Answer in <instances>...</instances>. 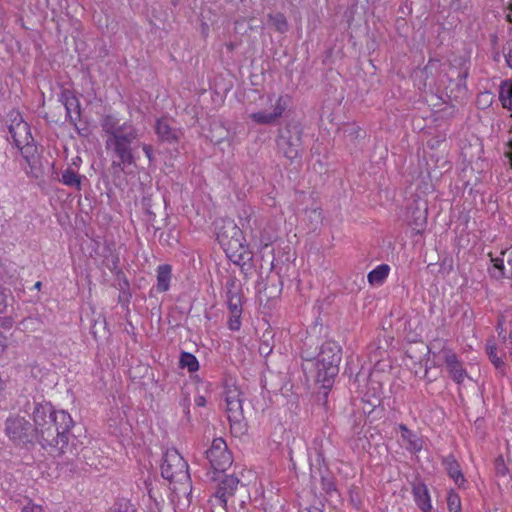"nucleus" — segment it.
Masks as SVG:
<instances>
[{
	"mask_svg": "<svg viewBox=\"0 0 512 512\" xmlns=\"http://www.w3.org/2000/svg\"><path fill=\"white\" fill-rule=\"evenodd\" d=\"M24 511L27 512H42V507L40 505H33L32 507H24Z\"/></svg>",
	"mask_w": 512,
	"mask_h": 512,
	"instance_id": "nucleus-47",
	"label": "nucleus"
},
{
	"mask_svg": "<svg viewBox=\"0 0 512 512\" xmlns=\"http://www.w3.org/2000/svg\"><path fill=\"white\" fill-rule=\"evenodd\" d=\"M435 64L433 62H429V64L426 67V70H432L434 68Z\"/></svg>",
	"mask_w": 512,
	"mask_h": 512,
	"instance_id": "nucleus-49",
	"label": "nucleus"
},
{
	"mask_svg": "<svg viewBox=\"0 0 512 512\" xmlns=\"http://www.w3.org/2000/svg\"><path fill=\"white\" fill-rule=\"evenodd\" d=\"M238 484V478L232 475L225 476L215 496L220 505H226L227 497L234 493Z\"/></svg>",
	"mask_w": 512,
	"mask_h": 512,
	"instance_id": "nucleus-14",
	"label": "nucleus"
},
{
	"mask_svg": "<svg viewBox=\"0 0 512 512\" xmlns=\"http://www.w3.org/2000/svg\"><path fill=\"white\" fill-rule=\"evenodd\" d=\"M58 101L64 105L66 110V120L77 127V121L80 120L82 114L81 103L73 90L61 86V92Z\"/></svg>",
	"mask_w": 512,
	"mask_h": 512,
	"instance_id": "nucleus-10",
	"label": "nucleus"
},
{
	"mask_svg": "<svg viewBox=\"0 0 512 512\" xmlns=\"http://www.w3.org/2000/svg\"><path fill=\"white\" fill-rule=\"evenodd\" d=\"M149 201L150 200H147V199H143V205L145 207V211H146V214L149 216L148 218V221H154L156 219V214L153 213L151 210H150V204H149Z\"/></svg>",
	"mask_w": 512,
	"mask_h": 512,
	"instance_id": "nucleus-40",
	"label": "nucleus"
},
{
	"mask_svg": "<svg viewBox=\"0 0 512 512\" xmlns=\"http://www.w3.org/2000/svg\"><path fill=\"white\" fill-rule=\"evenodd\" d=\"M100 126L102 130L110 136L122 128V125L119 124V119L112 114L103 115L100 119Z\"/></svg>",
	"mask_w": 512,
	"mask_h": 512,
	"instance_id": "nucleus-26",
	"label": "nucleus"
},
{
	"mask_svg": "<svg viewBox=\"0 0 512 512\" xmlns=\"http://www.w3.org/2000/svg\"><path fill=\"white\" fill-rule=\"evenodd\" d=\"M505 60L508 67L512 69V43L509 45L508 51L505 55Z\"/></svg>",
	"mask_w": 512,
	"mask_h": 512,
	"instance_id": "nucleus-44",
	"label": "nucleus"
},
{
	"mask_svg": "<svg viewBox=\"0 0 512 512\" xmlns=\"http://www.w3.org/2000/svg\"><path fill=\"white\" fill-rule=\"evenodd\" d=\"M492 261L494 263V267L499 271V276L502 277L505 270L503 258H494Z\"/></svg>",
	"mask_w": 512,
	"mask_h": 512,
	"instance_id": "nucleus-39",
	"label": "nucleus"
},
{
	"mask_svg": "<svg viewBox=\"0 0 512 512\" xmlns=\"http://www.w3.org/2000/svg\"><path fill=\"white\" fill-rule=\"evenodd\" d=\"M34 176H35V177H39L40 175H39V173L35 172V173H34Z\"/></svg>",
	"mask_w": 512,
	"mask_h": 512,
	"instance_id": "nucleus-53",
	"label": "nucleus"
},
{
	"mask_svg": "<svg viewBox=\"0 0 512 512\" xmlns=\"http://www.w3.org/2000/svg\"><path fill=\"white\" fill-rule=\"evenodd\" d=\"M398 428L401 433L402 446L409 452H419L423 447L422 439L404 424H399Z\"/></svg>",
	"mask_w": 512,
	"mask_h": 512,
	"instance_id": "nucleus-13",
	"label": "nucleus"
},
{
	"mask_svg": "<svg viewBox=\"0 0 512 512\" xmlns=\"http://www.w3.org/2000/svg\"><path fill=\"white\" fill-rule=\"evenodd\" d=\"M227 304L230 314L242 313V299L235 283H230V288L227 291Z\"/></svg>",
	"mask_w": 512,
	"mask_h": 512,
	"instance_id": "nucleus-19",
	"label": "nucleus"
},
{
	"mask_svg": "<svg viewBox=\"0 0 512 512\" xmlns=\"http://www.w3.org/2000/svg\"><path fill=\"white\" fill-rule=\"evenodd\" d=\"M155 273H156L157 283L152 286L150 293H149V300L151 301V304H153V299L154 300L158 299V294L160 293V265H158L155 268Z\"/></svg>",
	"mask_w": 512,
	"mask_h": 512,
	"instance_id": "nucleus-32",
	"label": "nucleus"
},
{
	"mask_svg": "<svg viewBox=\"0 0 512 512\" xmlns=\"http://www.w3.org/2000/svg\"><path fill=\"white\" fill-rule=\"evenodd\" d=\"M206 454L211 466L216 471H225L232 463L231 454L222 438H215Z\"/></svg>",
	"mask_w": 512,
	"mask_h": 512,
	"instance_id": "nucleus-8",
	"label": "nucleus"
},
{
	"mask_svg": "<svg viewBox=\"0 0 512 512\" xmlns=\"http://www.w3.org/2000/svg\"><path fill=\"white\" fill-rule=\"evenodd\" d=\"M269 19L277 31H279L280 33H284L287 31L288 23L283 14L278 13L275 15H270Z\"/></svg>",
	"mask_w": 512,
	"mask_h": 512,
	"instance_id": "nucleus-29",
	"label": "nucleus"
},
{
	"mask_svg": "<svg viewBox=\"0 0 512 512\" xmlns=\"http://www.w3.org/2000/svg\"><path fill=\"white\" fill-rule=\"evenodd\" d=\"M131 297L132 295L130 291H119L118 303L121 305L123 309L128 310Z\"/></svg>",
	"mask_w": 512,
	"mask_h": 512,
	"instance_id": "nucleus-37",
	"label": "nucleus"
},
{
	"mask_svg": "<svg viewBox=\"0 0 512 512\" xmlns=\"http://www.w3.org/2000/svg\"><path fill=\"white\" fill-rule=\"evenodd\" d=\"M136 132L134 129L129 127L127 129L126 123L122 124V128L114 133L112 136L106 140V148L110 149L111 144L119 143V144H132L133 140L136 138Z\"/></svg>",
	"mask_w": 512,
	"mask_h": 512,
	"instance_id": "nucleus-17",
	"label": "nucleus"
},
{
	"mask_svg": "<svg viewBox=\"0 0 512 512\" xmlns=\"http://www.w3.org/2000/svg\"><path fill=\"white\" fill-rule=\"evenodd\" d=\"M79 135L85 136L86 134L82 133L80 129H78Z\"/></svg>",
	"mask_w": 512,
	"mask_h": 512,
	"instance_id": "nucleus-52",
	"label": "nucleus"
},
{
	"mask_svg": "<svg viewBox=\"0 0 512 512\" xmlns=\"http://www.w3.org/2000/svg\"><path fill=\"white\" fill-rule=\"evenodd\" d=\"M443 466L449 477L455 482L456 485L459 487L464 485L466 482L465 477L460 469L459 463L453 456L445 457L443 460Z\"/></svg>",
	"mask_w": 512,
	"mask_h": 512,
	"instance_id": "nucleus-18",
	"label": "nucleus"
},
{
	"mask_svg": "<svg viewBox=\"0 0 512 512\" xmlns=\"http://www.w3.org/2000/svg\"><path fill=\"white\" fill-rule=\"evenodd\" d=\"M113 149L116 156L120 159L119 162L113 161L112 167L117 168L119 171H122L123 168L121 167L122 164H131L133 162V154L131 150L130 144H119V143H113L111 144V148Z\"/></svg>",
	"mask_w": 512,
	"mask_h": 512,
	"instance_id": "nucleus-16",
	"label": "nucleus"
},
{
	"mask_svg": "<svg viewBox=\"0 0 512 512\" xmlns=\"http://www.w3.org/2000/svg\"><path fill=\"white\" fill-rule=\"evenodd\" d=\"M118 509L113 512H136L135 506L127 499H121L118 503Z\"/></svg>",
	"mask_w": 512,
	"mask_h": 512,
	"instance_id": "nucleus-36",
	"label": "nucleus"
},
{
	"mask_svg": "<svg viewBox=\"0 0 512 512\" xmlns=\"http://www.w3.org/2000/svg\"><path fill=\"white\" fill-rule=\"evenodd\" d=\"M162 151L165 150L169 153L170 158H173L179 152L178 135L168 127L162 124Z\"/></svg>",
	"mask_w": 512,
	"mask_h": 512,
	"instance_id": "nucleus-15",
	"label": "nucleus"
},
{
	"mask_svg": "<svg viewBox=\"0 0 512 512\" xmlns=\"http://www.w3.org/2000/svg\"><path fill=\"white\" fill-rule=\"evenodd\" d=\"M495 469L498 475L505 476L508 473V468L505 465L504 459L499 457L495 461Z\"/></svg>",
	"mask_w": 512,
	"mask_h": 512,
	"instance_id": "nucleus-38",
	"label": "nucleus"
},
{
	"mask_svg": "<svg viewBox=\"0 0 512 512\" xmlns=\"http://www.w3.org/2000/svg\"><path fill=\"white\" fill-rule=\"evenodd\" d=\"M301 146V132L297 126L289 128L278 140V147L283 155L293 161L299 157Z\"/></svg>",
	"mask_w": 512,
	"mask_h": 512,
	"instance_id": "nucleus-9",
	"label": "nucleus"
},
{
	"mask_svg": "<svg viewBox=\"0 0 512 512\" xmlns=\"http://www.w3.org/2000/svg\"><path fill=\"white\" fill-rule=\"evenodd\" d=\"M7 121L9 122L8 131L13 138L15 145L20 147L21 142L16 139V127H19L23 123V118L19 110L12 109L7 113Z\"/></svg>",
	"mask_w": 512,
	"mask_h": 512,
	"instance_id": "nucleus-23",
	"label": "nucleus"
},
{
	"mask_svg": "<svg viewBox=\"0 0 512 512\" xmlns=\"http://www.w3.org/2000/svg\"><path fill=\"white\" fill-rule=\"evenodd\" d=\"M179 366L182 369H187L188 372L194 373L199 370V361L191 353L182 352L179 358Z\"/></svg>",
	"mask_w": 512,
	"mask_h": 512,
	"instance_id": "nucleus-27",
	"label": "nucleus"
},
{
	"mask_svg": "<svg viewBox=\"0 0 512 512\" xmlns=\"http://www.w3.org/2000/svg\"><path fill=\"white\" fill-rule=\"evenodd\" d=\"M30 415L33 424L20 415H9L5 420V433L14 445L27 450L39 443L42 448H54L65 438L64 432L74 428L75 423L65 410H56L54 406L42 399H26L22 407Z\"/></svg>",
	"mask_w": 512,
	"mask_h": 512,
	"instance_id": "nucleus-1",
	"label": "nucleus"
},
{
	"mask_svg": "<svg viewBox=\"0 0 512 512\" xmlns=\"http://www.w3.org/2000/svg\"><path fill=\"white\" fill-rule=\"evenodd\" d=\"M340 361L341 348L338 344L335 342L322 344L315 361L317 382L325 388L330 387L334 377L338 374Z\"/></svg>",
	"mask_w": 512,
	"mask_h": 512,
	"instance_id": "nucleus-5",
	"label": "nucleus"
},
{
	"mask_svg": "<svg viewBox=\"0 0 512 512\" xmlns=\"http://www.w3.org/2000/svg\"><path fill=\"white\" fill-rule=\"evenodd\" d=\"M444 359L452 379L458 384L462 383L467 377V373L456 355L451 351H444Z\"/></svg>",
	"mask_w": 512,
	"mask_h": 512,
	"instance_id": "nucleus-12",
	"label": "nucleus"
},
{
	"mask_svg": "<svg viewBox=\"0 0 512 512\" xmlns=\"http://www.w3.org/2000/svg\"><path fill=\"white\" fill-rule=\"evenodd\" d=\"M241 315L242 313L230 314L227 321V326L232 331H238L241 328Z\"/></svg>",
	"mask_w": 512,
	"mask_h": 512,
	"instance_id": "nucleus-35",
	"label": "nucleus"
},
{
	"mask_svg": "<svg viewBox=\"0 0 512 512\" xmlns=\"http://www.w3.org/2000/svg\"><path fill=\"white\" fill-rule=\"evenodd\" d=\"M510 11H512V4H511V7H510Z\"/></svg>",
	"mask_w": 512,
	"mask_h": 512,
	"instance_id": "nucleus-55",
	"label": "nucleus"
},
{
	"mask_svg": "<svg viewBox=\"0 0 512 512\" xmlns=\"http://www.w3.org/2000/svg\"><path fill=\"white\" fill-rule=\"evenodd\" d=\"M310 212V218L312 221L319 222L321 220V210L318 208L312 209Z\"/></svg>",
	"mask_w": 512,
	"mask_h": 512,
	"instance_id": "nucleus-43",
	"label": "nucleus"
},
{
	"mask_svg": "<svg viewBox=\"0 0 512 512\" xmlns=\"http://www.w3.org/2000/svg\"><path fill=\"white\" fill-rule=\"evenodd\" d=\"M144 485L147 490L149 500L153 501L155 507L158 509L159 502L157 501V495H156V492L154 491L152 478L150 476L147 479H145Z\"/></svg>",
	"mask_w": 512,
	"mask_h": 512,
	"instance_id": "nucleus-33",
	"label": "nucleus"
},
{
	"mask_svg": "<svg viewBox=\"0 0 512 512\" xmlns=\"http://www.w3.org/2000/svg\"><path fill=\"white\" fill-rule=\"evenodd\" d=\"M6 299L5 290L0 288V314L3 313L7 307Z\"/></svg>",
	"mask_w": 512,
	"mask_h": 512,
	"instance_id": "nucleus-42",
	"label": "nucleus"
},
{
	"mask_svg": "<svg viewBox=\"0 0 512 512\" xmlns=\"http://www.w3.org/2000/svg\"><path fill=\"white\" fill-rule=\"evenodd\" d=\"M487 354L490 359V361L493 363V365L502 371L505 369V363L501 357L498 356L497 348L496 346H488L487 347Z\"/></svg>",
	"mask_w": 512,
	"mask_h": 512,
	"instance_id": "nucleus-30",
	"label": "nucleus"
},
{
	"mask_svg": "<svg viewBox=\"0 0 512 512\" xmlns=\"http://www.w3.org/2000/svg\"><path fill=\"white\" fill-rule=\"evenodd\" d=\"M157 323L160 324V315L158 316Z\"/></svg>",
	"mask_w": 512,
	"mask_h": 512,
	"instance_id": "nucleus-54",
	"label": "nucleus"
},
{
	"mask_svg": "<svg viewBox=\"0 0 512 512\" xmlns=\"http://www.w3.org/2000/svg\"><path fill=\"white\" fill-rule=\"evenodd\" d=\"M194 402L198 407H204L207 403L206 398L202 395L196 396Z\"/></svg>",
	"mask_w": 512,
	"mask_h": 512,
	"instance_id": "nucleus-45",
	"label": "nucleus"
},
{
	"mask_svg": "<svg viewBox=\"0 0 512 512\" xmlns=\"http://www.w3.org/2000/svg\"><path fill=\"white\" fill-rule=\"evenodd\" d=\"M447 508L449 512H462L460 496L454 490L447 494Z\"/></svg>",
	"mask_w": 512,
	"mask_h": 512,
	"instance_id": "nucleus-28",
	"label": "nucleus"
},
{
	"mask_svg": "<svg viewBox=\"0 0 512 512\" xmlns=\"http://www.w3.org/2000/svg\"><path fill=\"white\" fill-rule=\"evenodd\" d=\"M42 287V282L41 281H37L35 284H34V288L37 289V290H40Z\"/></svg>",
	"mask_w": 512,
	"mask_h": 512,
	"instance_id": "nucleus-48",
	"label": "nucleus"
},
{
	"mask_svg": "<svg viewBox=\"0 0 512 512\" xmlns=\"http://www.w3.org/2000/svg\"><path fill=\"white\" fill-rule=\"evenodd\" d=\"M115 276L119 291H130V284L124 272L122 270H117Z\"/></svg>",
	"mask_w": 512,
	"mask_h": 512,
	"instance_id": "nucleus-31",
	"label": "nucleus"
},
{
	"mask_svg": "<svg viewBox=\"0 0 512 512\" xmlns=\"http://www.w3.org/2000/svg\"><path fill=\"white\" fill-rule=\"evenodd\" d=\"M142 150L145 153L146 157L148 158L149 162L151 163L154 160L152 146L149 144H143Z\"/></svg>",
	"mask_w": 512,
	"mask_h": 512,
	"instance_id": "nucleus-41",
	"label": "nucleus"
},
{
	"mask_svg": "<svg viewBox=\"0 0 512 512\" xmlns=\"http://www.w3.org/2000/svg\"><path fill=\"white\" fill-rule=\"evenodd\" d=\"M60 181L65 186L73 187L80 190L82 184V175L74 171L71 167H68L62 172V177Z\"/></svg>",
	"mask_w": 512,
	"mask_h": 512,
	"instance_id": "nucleus-25",
	"label": "nucleus"
},
{
	"mask_svg": "<svg viewBox=\"0 0 512 512\" xmlns=\"http://www.w3.org/2000/svg\"><path fill=\"white\" fill-rule=\"evenodd\" d=\"M218 243L226 256L236 265L245 266L252 260V253L246 244L243 232L233 220L221 219L215 222Z\"/></svg>",
	"mask_w": 512,
	"mask_h": 512,
	"instance_id": "nucleus-4",
	"label": "nucleus"
},
{
	"mask_svg": "<svg viewBox=\"0 0 512 512\" xmlns=\"http://www.w3.org/2000/svg\"><path fill=\"white\" fill-rule=\"evenodd\" d=\"M507 20L512 22V11L507 15Z\"/></svg>",
	"mask_w": 512,
	"mask_h": 512,
	"instance_id": "nucleus-50",
	"label": "nucleus"
},
{
	"mask_svg": "<svg viewBox=\"0 0 512 512\" xmlns=\"http://www.w3.org/2000/svg\"><path fill=\"white\" fill-rule=\"evenodd\" d=\"M413 500L422 512H431L433 509L429 489L423 482L412 485Z\"/></svg>",
	"mask_w": 512,
	"mask_h": 512,
	"instance_id": "nucleus-11",
	"label": "nucleus"
},
{
	"mask_svg": "<svg viewBox=\"0 0 512 512\" xmlns=\"http://www.w3.org/2000/svg\"><path fill=\"white\" fill-rule=\"evenodd\" d=\"M155 186H156L157 189H160V180L157 179L155 181Z\"/></svg>",
	"mask_w": 512,
	"mask_h": 512,
	"instance_id": "nucleus-51",
	"label": "nucleus"
},
{
	"mask_svg": "<svg viewBox=\"0 0 512 512\" xmlns=\"http://www.w3.org/2000/svg\"><path fill=\"white\" fill-rule=\"evenodd\" d=\"M64 435L63 441H59L58 446L54 447L65 456L62 466L74 474L86 470L87 467L97 469L100 461L96 448L85 445L80 436L72 433V428H68Z\"/></svg>",
	"mask_w": 512,
	"mask_h": 512,
	"instance_id": "nucleus-3",
	"label": "nucleus"
},
{
	"mask_svg": "<svg viewBox=\"0 0 512 512\" xmlns=\"http://www.w3.org/2000/svg\"><path fill=\"white\" fill-rule=\"evenodd\" d=\"M90 333L96 341L106 339L110 335V332L107 329L106 318L104 316L99 315L96 319H93Z\"/></svg>",
	"mask_w": 512,
	"mask_h": 512,
	"instance_id": "nucleus-20",
	"label": "nucleus"
},
{
	"mask_svg": "<svg viewBox=\"0 0 512 512\" xmlns=\"http://www.w3.org/2000/svg\"><path fill=\"white\" fill-rule=\"evenodd\" d=\"M160 130H161V127H160V117H156L155 118V123H154V131H155V134L160 137Z\"/></svg>",
	"mask_w": 512,
	"mask_h": 512,
	"instance_id": "nucleus-46",
	"label": "nucleus"
},
{
	"mask_svg": "<svg viewBox=\"0 0 512 512\" xmlns=\"http://www.w3.org/2000/svg\"><path fill=\"white\" fill-rule=\"evenodd\" d=\"M171 267L170 265H162V292L167 291L170 287Z\"/></svg>",
	"mask_w": 512,
	"mask_h": 512,
	"instance_id": "nucleus-34",
	"label": "nucleus"
},
{
	"mask_svg": "<svg viewBox=\"0 0 512 512\" xmlns=\"http://www.w3.org/2000/svg\"><path fill=\"white\" fill-rule=\"evenodd\" d=\"M103 265L108 268L112 273H116L117 270H121L119 268V256L115 251L111 248L110 245H105L103 247Z\"/></svg>",
	"mask_w": 512,
	"mask_h": 512,
	"instance_id": "nucleus-21",
	"label": "nucleus"
},
{
	"mask_svg": "<svg viewBox=\"0 0 512 512\" xmlns=\"http://www.w3.org/2000/svg\"><path fill=\"white\" fill-rule=\"evenodd\" d=\"M390 272V267L387 264H381L375 267L372 271L368 273V282L371 285L379 286L383 284L385 279L388 277Z\"/></svg>",
	"mask_w": 512,
	"mask_h": 512,
	"instance_id": "nucleus-22",
	"label": "nucleus"
},
{
	"mask_svg": "<svg viewBox=\"0 0 512 512\" xmlns=\"http://www.w3.org/2000/svg\"><path fill=\"white\" fill-rule=\"evenodd\" d=\"M223 397L231 429L237 433H243L246 430V423L241 391L235 385H226Z\"/></svg>",
	"mask_w": 512,
	"mask_h": 512,
	"instance_id": "nucleus-7",
	"label": "nucleus"
},
{
	"mask_svg": "<svg viewBox=\"0 0 512 512\" xmlns=\"http://www.w3.org/2000/svg\"><path fill=\"white\" fill-rule=\"evenodd\" d=\"M162 478L170 482V501L175 509L184 510L190 505L191 481L187 463L180 453L167 449L162 458Z\"/></svg>",
	"mask_w": 512,
	"mask_h": 512,
	"instance_id": "nucleus-2",
	"label": "nucleus"
},
{
	"mask_svg": "<svg viewBox=\"0 0 512 512\" xmlns=\"http://www.w3.org/2000/svg\"><path fill=\"white\" fill-rule=\"evenodd\" d=\"M290 103L288 95L266 94L259 97L258 109L249 114L258 125H272L283 115Z\"/></svg>",
	"mask_w": 512,
	"mask_h": 512,
	"instance_id": "nucleus-6",
	"label": "nucleus"
},
{
	"mask_svg": "<svg viewBox=\"0 0 512 512\" xmlns=\"http://www.w3.org/2000/svg\"><path fill=\"white\" fill-rule=\"evenodd\" d=\"M499 100L503 108L512 111V81H502L499 87Z\"/></svg>",
	"mask_w": 512,
	"mask_h": 512,
	"instance_id": "nucleus-24",
	"label": "nucleus"
}]
</instances>
